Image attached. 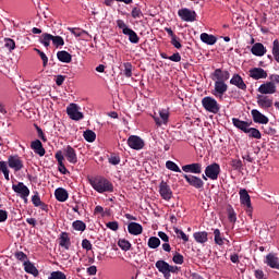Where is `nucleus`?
<instances>
[{"mask_svg": "<svg viewBox=\"0 0 279 279\" xmlns=\"http://www.w3.org/2000/svg\"><path fill=\"white\" fill-rule=\"evenodd\" d=\"M89 184L97 193H113L114 191V185L104 177L89 179Z\"/></svg>", "mask_w": 279, "mask_h": 279, "instance_id": "1", "label": "nucleus"}, {"mask_svg": "<svg viewBox=\"0 0 279 279\" xmlns=\"http://www.w3.org/2000/svg\"><path fill=\"white\" fill-rule=\"evenodd\" d=\"M117 26L119 29H122V34H124V36H129V40L132 43V45H138V43H141V37H138V34H136L134 29L128 27V24H125L123 20H118Z\"/></svg>", "mask_w": 279, "mask_h": 279, "instance_id": "2", "label": "nucleus"}, {"mask_svg": "<svg viewBox=\"0 0 279 279\" xmlns=\"http://www.w3.org/2000/svg\"><path fill=\"white\" fill-rule=\"evenodd\" d=\"M202 106L207 112H211V114H219V110H221V106L217 102V99L210 96L202 99Z\"/></svg>", "mask_w": 279, "mask_h": 279, "instance_id": "3", "label": "nucleus"}, {"mask_svg": "<svg viewBox=\"0 0 279 279\" xmlns=\"http://www.w3.org/2000/svg\"><path fill=\"white\" fill-rule=\"evenodd\" d=\"M61 153L70 165H77V151L71 145L64 146Z\"/></svg>", "mask_w": 279, "mask_h": 279, "instance_id": "4", "label": "nucleus"}, {"mask_svg": "<svg viewBox=\"0 0 279 279\" xmlns=\"http://www.w3.org/2000/svg\"><path fill=\"white\" fill-rule=\"evenodd\" d=\"M221 173V166L219 163L214 162L205 168V175L209 180H219V174Z\"/></svg>", "mask_w": 279, "mask_h": 279, "instance_id": "5", "label": "nucleus"}, {"mask_svg": "<svg viewBox=\"0 0 279 279\" xmlns=\"http://www.w3.org/2000/svg\"><path fill=\"white\" fill-rule=\"evenodd\" d=\"M178 15L181 21H184L185 23H194V21H197V13L187 8L179 10Z\"/></svg>", "mask_w": 279, "mask_h": 279, "instance_id": "6", "label": "nucleus"}, {"mask_svg": "<svg viewBox=\"0 0 279 279\" xmlns=\"http://www.w3.org/2000/svg\"><path fill=\"white\" fill-rule=\"evenodd\" d=\"M183 178L190 186H193L194 189H197L198 191H202L204 189V180H202L198 177H195L193 174H183Z\"/></svg>", "mask_w": 279, "mask_h": 279, "instance_id": "7", "label": "nucleus"}, {"mask_svg": "<svg viewBox=\"0 0 279 279\" xmlns=\"http://www.w3.org/2000/svg\"><path fill=\"white\" fill-rule=\"evenodd\" d=\"M159 194L166 202H170L173 197V191H171V186L167 184V182L161 181L159 184Z\"/></svg>", "mask_w": 279, "mask_h": 279, "instance_id": "8", "label": "nucleus"}, {"mask_svg": "<svg viewBox=\"0 0 279 279\" xmlns=\"http://www.w3.org/2000/svg\"><path fill=\"white\" fill-rule=\"evenodd\" d=\"M66 112L72 121H81V119H84V113L80 112V107H77L76 104H71L66 108Z\"/></svg>", "mask_w": 279, "mask_h": 279, "instance_id": "9", "label": "nucleus"}, {"mask_svg": "<svg viewBox=\"0 0 279 279\" xmlns=\"http://www.w3.org/2000/svg\"><path fill=\"white\" fill-rule=\"evenodd\" d=\"M128 145L131 147V149L140 151V149L145 147V141H143V138L138 137L137 135H131L128 138Z\"/></svg>", "mask_w": 279, "mask_h": 279, "instance_id": "10", "label": "nucleus"}, {"mask_svg": "<svg viewBox=\"0 0 279 279\" xmlns=\"http://www.w3.org/2000/svg\"><path fill=\"white\" fill-rule=\"evenodd\" d=\"M12 190L14 193H17L22 199H25L26 197H29V187L25 185L23 182H19L17 184L12 185Z\"/></svg>", "mask_w": 279, "mask_h": 279, "instance_id": "11", "label": "nucleus"}, {"mask_svg": "<svg viewBox=\"0 0 279 279\" xmlns=\"http://www.w3.org/2000/svg\"><path fill=\"white\" fill-rule=\"evenodd\" d=\"M214 82H228L230 80V72L228 70L216 69L211 74Z\"/></svg>", "mask_w": 279, "mask_h": 279, "instance_id": "12", "label": "nucleus"}, {"mask_svg": "<svg viewBox=\"0 0 279 279\" xmlns=\"http://www.w3.org/2000/svg\"><path fill=\"white\" fill-rule=\"evenodd\" d=\"M8 165L10 169H13L14 171H21L25 167L19 155L9 156Z\"/></svg>", "mask_w": 279, "mask_h": 279, "instance_id": "13", "label": "nucleus"}, {"mask_svg": "<svg viewBox=\"0 0 279 279\" xmlns=\"http://www.w3.org/2000/svg\"><path fill=\"white\" fill-rule=\"evenodd\" d=\"M257 106L263 110H269L274 106V98L264 95H257Z\"/></svg>", "mask_w": 279, "mask_h": 279, "instance_id": "14", "label": "nucleus"}, {"mask_svg": "<svg viewBox=\"0 0 279 279\" xmlns=\"http://www.w3.org/2000/svg\"><path fill=\"white\" fill-rule=\"evenodd\" d=\"M226 93H228V84H226L223 81H215V89L213 95H215V97L222 98Z\"/></svg>", "mask_w": 279, "mask_h": 279, "instance_id": "15", "label": "nucleus"}, {"mask_svg": "<svg viewBox=\"0 0 279 279\" xmlns=\"http://www.w3.org/2000/svg\"><path fill=\"white\" fill-rule=\"evenodd\" d=\"M156 269H158L159 274H162L163 278L169 279L171 275H169V263L166 260L159 259L155 264Z\"/></svg>", "mask_w": 279, "mask_h": 279, "instance_id": "16", "label": "nucleus"}, {"mask_svg": "<svg viewBox=\"0 0 279 279\" xmlns=\"http://www.w3.org/2000/svg\"><path fill=\"white\" fill-rule=\"evenodd\" d=\"M250 77L252 80H267V71L263 68H253L248 71Z\"/></svg>", "mask_w": 279, "mask_h": 279, "instance_id": "17", "label": "nucleus"}, {"mask_svg": "<svg viewBox=\"0 0 279 279\" xmlns=\"http://www.w3.org/2000/svg\"><path fill=\"white\" fill-rule=\"evenodd\" d=\"M254 123H260L262 125H267L269 123V118L263 114L258 109H253L251 111Z\"/></svg>", "mask_w": 279, "mask_h": 279, "instance_id": "18", "label": "nucleus"}, {"mask_svg": "<svg viewBox=\"0 0 279 279\" xmlns=\"http://www.w3.org/2000/svg\"><path fill=\"white\" fill-rule=\"evenodd\" d=\"M257 90L262 95H274V93H276V84L274 82L264 83Z\"/></svg>", "mask_w": 279, "mask_h": 279, "instance_id": "19", "label": "nucleus"}, {"mask_svg": "<svg viewBox=\"0 0 279 279\" xmlns=\"http://www.w3.org/2000/svg\"><path fill=\"white\" fill-rule=\"evenodd\" d=\"M230 84L232 86H236L240 90H247V85L245 84V81H243V77H241L239 74H233V76L230 80Z\"/></svg>", "mask_w": 279, "mask_h": 279, "instance_id": "20", "label": "nucleus"}, {"mask_svg": "<svg viewBox=\"0 0 279 279\" xmlns=\"http://www.w3.org/2000/svg\"><path fill=\"white\" fill-rule=\"evenodd\" d=\"M54 158L58 162V169L60 173L66 175L69 173V170L66 169V166H64V156H62V150H58L54 155Z\"/></svg>", "mask_w": 279, "mask_h": 279, "instance_id": "21", "label": "nucleus"}, {"mask_svg": "<svg viewBox=\"0 0 279 279\" xmlns=\"http://www.w3.org/2000/svg\"><path fill=\"white\" fill-rule=\"evenodd\" d=\"M182 171H184V173L199 174L202 173V163L195 162L182 166Z\"/></svg>", "mask_w": 279, "mask_h": 279, "instance_id": "22", "label": "nucleus"}, {"mask_svg": "<svg viewBox=\"0 0 279 279\" xmlns=\"http://www.w3.org/2000/svg\"><path fill=\"white\" fill-rule=\"evenodd\" d=\"M159 116L158 117H154V121L156 123V125H158V128H160V125H167V123H169V111L167 109H162L159 111ZM161 119V120H160Z\"/></svg>", "mask_w": 279, "mask_h": 279, "instance_id": "23", "label": "nucleus"}, {"mask_svg": "<svg viewBox=\"0 0 279 279\" xmlns=\"http://www.w3.org/2000/svg\"><path fill=\"white\" fill-rule=\"evenodd\" d=\"M265 264L271 269H279V258L275 253H269L266 255Z\"/></svg>", "mask_w": 279, "mask_h": 279, "instance_id": "24", "label": "nucleus"}, {"mask_svg": "<svg viewBox=\"0 0 279 279\" xmlns=\"http://www.w3.org/2000/svg\"><path fill=\"white\" fill-rule=\"evenodd\" d=\"M239 194L242 206H246V208H252V198L250 197L247 190L242 189L240 190Z\"/></svg>", "mask_w": 279, "mask_h": 279, "instance_id": "25", "label": "nucleus"}, {"mask_svg": "<svg viewBox=\"0 0 279 279\" xmlns=\"http://www.w3.org/2000/svg\"><path fill=\"white\" fill-rule=\"evenodd\" d=\"M251 53H253V56L262 58V56H265V53H267V48H265V46L262 43H256L251 48Z\"/></svg>", "mask_w": 279, "mask_h": 279, "instance_id": "26", "label": "nucleus"}, {"mask_svg": "<svg viewBox=\"0 0 279 279\" xmlns=\"http://www.w3.org/2000/svg\"><path fill=\"white\" fill-rule=\"evenodd\" d=\"M129 234H133V236H138V234H143V226L138 222H130L128 225Z\"/></svg>", "mask_w": 279, "mask_h": 279, "instance_id": "27", "label": "nucleus"}, {"mask_svg": "<svg viewBox=\"0 0 279 279\" xmlns=\"http://www.w3.org/2000/svg\"><path fill=\"white\" fill-rule=\"evenodd\" d=\"M232 123L234 128H238V130H241L242 132H244V134L247 132L248 128L252 125V122L250 123V122L240 120L238 118H232Z\"/></svg>", "mask_w": 279, "mask_h": 279, "instance_id": "28", "label": "nucleus"}, {"mask_svg": "<svg viewBox=\"0 0 279 279\" xmlns=\"http://www.w3.org/2000/svg\"><path fill=\"white\" fill-rule=\"evenodd\" d=\"M31 149L35 151L38 156H45L46 150L45 147H43V142L40 140H35L31 143Z\"/></svg>", "mask_w": 279, "mask_h": 279, "instance_id": "29", "label": "nucleus"}, {"mask_svg": "<svg viewBox=\"0 0 279 279\" xmlns=\"http://www.w3.org/2000/svg\"><path fill=\"white\" fill-rule=\"evenodd\" d=\"M59 245L63 247L64 250L71 248V238L69 236V233L62 232L59 236Z\"/></svg>", "mask_w": 279, "mask_h": 279, "instance_id": "30", "label": "nucleus"}, {"mask_svg": "<svg viewBox=\"0 0 279 279\" xmlns=\"http://www.w3.org/2000/svg\"><path fill=\"white\" fill-rule=\"evenodd\" d=\"M57 58L59 62H63L64 64H70L73 60V56L65 50L58 51Z\"/></svg>", "mask_w": 279, "mask_h": 279, "instance_id": "31", "label": "nucleus"}, {"mask_svg": "<svg viewBox=\"0 0 279 279\" xmlns=\"http://www.w3.org/2000/svg\"><path fill=\"white\" fill-rule=\"evenodd\" d=\"M54 197L58 202H66L69 199V192L64 187H58L54 191Z\"/></svg>", "mask_w": 279, "mask_h": 279, "instance_id": "32", "label": "nucleus"}, {"mask_svg": "<svg viewBox=\"0 0 279 279\" xmlns=\"http://www.w3.org/2000/svg\"><path fill=\"white\" fill-rule=\"evenodd\" d=\"M52 38H53V35L49 33H44L39 37V43L40 45H44L46 49H49V47H51Z\"/></svg>", "mask_w": 279, "mask_h": 279, "instance_id": "33", "label": "nucleus"}, {"mask_svg": "<svg viewBox=\"0 0 279 279\" xmlns=\"http://www.w3.org/2000/svg\"><path fill=\"white\" fill-rule=\"evenodd\" d=\"M23 265H24V271H26V274H31L35 278L38 277V268H36V266L32 264V262L29 260L24 262Z\"/></svg>", "mask_w": 279, "mask_h": 279, "instance_id": "34", "label": "nucleus"}, {"mask_svg": "<svg viewBox=\"0 0 279 279\" xmlns=\"http://www.w3.org/2000/svg\"><path fill=\"white\" fill-rule=\"evenodd\" d=\"M201 40L202 43H205V45H215L217 43V37L215 35H210L208 33L201 34Z\"/></svg>", "mask_w": 279, "mask_h": 279, "instance_id": "35", "label": "nucleus"}, {"mask_svg": "<svg viewBox=\"0 0 279 279\" xmlns=\"http://www.w3.org/2000/svg\"><path fill=\"white\" fill-rule=\"evenodd\" d=\"M194 240L196 243H207L208 242V232L206 231H198L193 234Z\"/></svg>", "mask_w": 279, "mask_h": 279, "instance_id": "36", "label": "nucleus"}, {"mask_svg": "<svg viewBox=\"0 0 279 279\" xmlns=\"http://www.w3.org/2000/svg\"><path fill=\"white\" fill-rule=\"evenodd\" d=\"M245 134H248L250 138H257V140L263 138V134H260V131L258 129H256V128H248V129H246V133Z\"/></svg>", "mask_w": 279, "mask_h": 279, "instance_id": "37", "label": "nucleus"}, {"mask_svg": "<svg viewBox=\"0 0 279 279\" xmlns=\"http://www.w3.org/2000/svg\"><path fill=\"white\" fill-rule=\"evenodd\" d=\"M147 245L150 250H158V247H160V239L157 236H150Z\"/></svg>", "mask_w": 279, "mask_h": 279, "instance_id": "38", "label": "nucleus"}, {"mask_svg": "<svg viewBox=\"0 0 279 279\" xmlns=\"http://www.w3.org/2000/svg\"><path fill=\"white\" fill-rule=\"evenodd\" d=\"M83 136H84L85 141H87V143H95V141L97 138V134L92 130H86L83 133Z\"/></svg>", "mask_w": 279, "mask_h": 279, "instance_id": "39", "label": "nucleus"}, {"mask_svg": "<svg viewBox=\"0 0 279 279\" xmlns=\"http://www.w3.org/2000/svg\"><path fill=\"white\" fill-rule=\"evenodd\" d=\"M214 241L216 245H223V241H226V238L221 236V231L219 229L214 230Z\"/></svg>", "mask_w": 279, "mask_h": 279, "instance_id": "40", "label": "nucleus"}, {"mask_svg": "<svg viewBox=\"0 0 279 279\" xmlns=\"http://www.w3.org/2000/svg\"><path fill=\"white\" fill-rule=\"evenodd\" d=\"M52 45L56 49H60V47H64V38L62 36L52 35Z\"/></svg>", "mask_w": 279, "mask_h": 279, "instance_id": "41", "label": "nucleus"}, {"mask_svg": "<svg viewBox=\"0 0 279 279\" xmlns=\"http://www.w3.org/2000/svg\"><path fill=\"white\" fill-rule=\"evenodd\" d=\"M118 245L123 252H130V250H132V243L125 239L119 240Z\"/></svg>", "mask_w": 279, "mask_h": 279, "instance_id": "42", "label": "nucleus"}, {"mask_svg": "<svg viewBox=\"0 0 279 279\" xmlns=\"http://www.w3.org/2000/svg\"><path fill=\"white\" fill-rule=\"evenodd\" d=\"M72 228L77 232H84V230H86V223L82 220H76L72 223Z\"/></svg>", "mask_w": 279, "mask_h": 279, "instance_id": "43", "label": "nucleus"}, {"mask_svg": "<svg viewBox=\"0 0 279 279\" xmlns=\"http://www.w3.org/2000/svg\"><path fill=\"white\" fill-rule=\"evenodd\" d=\"M166 168L169 169V171H174L175 173H182V170L180 169V167L178 166V163L168 160L166 162Z\"/></svg>", "mask_w": 279, "mask_h": 279, "instance_id": "44", "label": "nucleus"}, {"mask_svg": "<svg viewBox=\"0 0 279 279\" xmlns=\"http://www.w3.org/2000/svg\"><path fill=\"white\" fill-rule=\"evenodd\" d=\"M4 47L12 52L16 49V43L12 38H4Z\"/></svg>", "mask_w": 279, "mask_h": 279, "instance_id": "45", "label": "nucleus"}, {"mask_svg": "<svg viewBox=\"0 0 279 279\" xmlns=\"http://www.w3.org/2000/svg\"><path fill=\"white\" fill-rule=\"evenodd\" d=\"M227 213L229 221L231 223H236V211H234V208L232 206H229Z\"/></svg>", "mask_w": 279, "mask_h": 279, "instance_id": "46", "label": "nucleus"}, {"mask_svg": "<svg viewBox=\"0 0 279 279\" xmlns=\"http://www.w3.org/2000/svg\"><path fill=\"white\" fill-rule=\"evenodd\" d=\"M272 56H274L276 62L279 63V41H278V39H275L272 43Z\"/></svg>", "mask_w": 279, "mask_h": 279, "instance_id": "47", "label": "nucleus"}, {"mask_svg": "<svg viewBox=\"0 0 279 279\" xmlns=\"http://www.w3.org/2000/svg\"><path fill=\"white\" fill-rule=\"evenodd\" d=\"M230 165L234 171H241L243 169V161L241 159H232Z\"/></svg>", "mask_w": 279, "mask_h": 279, "instance_id": "48", "label": "nucleus"}, {"mask_svg": "<svg viewBox=\"0 0 279 279\" xmlns=\"http://www.w3.org/2000/svg\"><path fill=\"white\" fill-rule=\"evenodd\" d=\"M69 32H71V34H73V36H75L76 38H80L82 36H84V34H88V32L82 29V28H68Z\"/></svg>", "mask_w": 279, "mask_h": 279, "instance_id": "49", "label": "nucleus"}, {"mask_svg": "<svg viewBox=\"0 0 279 279\" xmlns=\"http://www.w3.org/2000/svg\"><path fill=\"white\" fill-rule=\"evenodd\" d=\"M48 279H66V275L60 270L52 271Z\"/></svg>", "mask_w": 279, "mask_h": 279, "instance_id": "50", "label": "nucleus"}, {"mask_svg": "<svg viewBox=\"0 0 279 279\" xmlns=\"http://www.w3.org/2000/svg\"><path fill=\"white\" fill-rule=\"evenodd\" d=\"M123 68V75H125L126 77H132V64L130 62H124Z\"/></svg>", "mask_w": 279, "mask_h": 279, "instance_id": "51", "label": "nucleus"}, {"mask_svg": "<svg viewBox=\"0 0 279 279\" xmlns=\"http://www.w3.org/2000/svg\"><path fill=\"white\" fill-rule=\"evenodd\" d=\"M172 260L175 265H183L184 264V256L180 253H175L172 257Z\"/></svg>", "mask_w": 279, "mask_h": 279, "instance_id": "52", "label": "nucleus"}, {"mask_svg": "<svg viewBox=\"0 0 279 279\" xmlns=\"http://www.w3.org/2000/svg\"><path fill=\"white\" fill-rule=\"evenodd\" d=\"M170 44L172 47H174V49H182L181 39L178 37V35L170 40Z\"/></svg>", "mask_w": 279, "mask_h": 279, "instance_id": "53", "label": "nucleus"}, {"mask_svg": "<svg viewBox=\"0 0 279 279\" xmlns=\"http://www.w3.org/2000/svg\"><path fill=\"white\" fill-rule=\"evenodd\" d=\"M174 232H175V234H178V236L180 239H182V241H184V243H189V235H186V233H184V231H182L178 228H174Z\"/></svg>", "mask_w": 279, "mask_h": 279, "instance_id": "54", "label": "nucleus"}, {"mask_svg": "<svg viewBox=\"0 0 279 279\" xmlns=\"http://www.w3.org/2000/svg\"><path fill=\"white\" fill-rule=\"evenodd\" d=\"M131 15L133 19H141L143 16V11H141V9L134 7L132 9Z\"/></svg>", "mask_w": 279, "mask_h": 279, "instance_id": "55", "label": "nucleus"}, {"mask_svg": "<svg viewBox=\"0 0 279 279\" xmlns=\"http://www.w3.org/2000/svg\"><path fill=\"white\" fill-rule=\"evenodd\" d=\"M32 203L33 205L38 208V206H40V204L43 203V201H40V195H38V193H36L35 195L32 196Z\"/></svg>", "mask_w": 279, "mask_h": 279, "instance_id": "56", "label": "nucleus"}, {"mask_svg": "<svg viewBox=\"0 0 279 279\" xmlns=\"http://www.w3.org/2000/svg\"><path fill=\"white\" fill-rule=\"evenodd\" d=\"M15 258L22 263H27V254L23 253L22 251L15 253Z\"/></svg>", "mask_w": 279, "mask_h": 279, "instance_id": "57", "label": "nucleus"}, {"mask_svg": "<svg viewBox=\"0 0 279 279\" xmlns=\"http://www.w3.org/2000/svg\"><path fill=\"white\" fill-rule=\"evenodd\" d=\"M109 162L110 165H119V162H121V157L119 155H111L109 158Z\"/></svg>", "mask_w": 279, "mask_h": 279, "instance_id": "58", "label": "nucleus"}, {"mask_svg": "<svg viewBox=\"0 0 279 279\" xmlns=\"http://www.w3.org/2000/svg\"><path fill=\"white\" fill-rule=\"evenodd\" d=\"M82 247H83V250L90 252V250H93V244L88 241V239H84L82 241Z\"/></svg>", "mask_w": 279, "mask_h": 279, "instance_id": "59", "label": "nucleus"}, {"mask_svg": "<svg viewBox=\"0 0 279 279\" xmlns=\"http://www.w3.org/2000/svg\"><path fill=\"white\" fill-rule=\"evenodd\" d=\"M35 128H36L38 137L41 138V141L44 143H47V136H45V133L43 132V129H40V126H38V125H35Z\"/></svg>", "mask_w": 279, "mask_h": 279, "instance_id": "60", "label": "nucleus"}, {"mask_svg": "<svg viewBox=\"0 0 279 279\" xmlns=\"http://www.w3.org/2000/svg\"><path fill=\"white\" fill-rule=\"evenodd\" d=\"M107 228H109V230H112L113 232H117V230H119V222L110 221L107 223Z\"/></svg>", "mask_w": 279, "mask_h": 279, "instance_id": "61", "label": "nucleus"}, {"mask_svg": "<svg viewBox=\"0 0 279 279\" xmlns=\"http://www.w3.org/2000/svg\"><path fill=\"white\" fill-rule=\"evenodd\" d=\"M169 60H171V62H180L182 60V56H180V52H175L169 57Z\"/></svg>", "mask_w": 279, "mask_h": 279, "instance_id": "62", "label": "nucleus"}, {"mask_svg": "<svg viewBox=\"0 0 279 279\" xmlns=\"http://www.w3.org/2000/svg\"><path fill=\"white\" fill-rule=\"evenodd\" d=\"M8 221V213L3 209H0V223Z\"/></svg>", "mask_w": 279, "mask_h": 279, "instance_id": "63", "label": "nucleus"}, {"mask_svg": "<svg viewBox=\"0 0 279 279\" xmlns=\"http://www.w3.org/2000/svg\"><path fill=\"white\" fill-rule=\"evenodd\" d=\"M254 276L256 279H263L265 278V272L262 269H257L254 271Z\"/></svg>", "mask_w": 279, "mask_h": 279, "instance_id": "64", "label": "nucleus"}]
</instances>
